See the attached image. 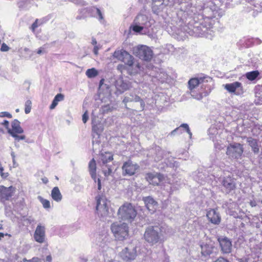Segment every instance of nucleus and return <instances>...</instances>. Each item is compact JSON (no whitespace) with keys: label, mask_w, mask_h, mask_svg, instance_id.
Returning <instances> with one entry per match:
<instances>
[{"label":"nucleus","mask_w":262,"mask_h":262,"mask_svg":"<svg viewBox=\"0 0 262 262\" xmlns=\"http://www.w3.org/2000/svg\"><path fill=\"white\" fill-rule=\"evenodd\" d=\"M140 102H141V105L142 107V110H143L144 107V105H145L144 102L142 99H141Z\"/></svg>","instance_id":"nucleus-51"},{"label":"nucleus","mask_w":262,"mask_h":262,"mask_svg":"<svg viewBox=\"0 0 262 262\" xmlns=\"http://www.w3.org/2000/svg\"><path fill=\"white\" fill-rule=\"evenodd\" d=\"M92 130L94 133H96L97 134L98 133H97V125L95 124V125H93L92 126Z\"/></svg>","instance_id":"nucleus-46"},{"label":"nucleus","mask_w":262,"mask_h":262,"mask_svg":"<svg viewBox=\"0 0 262 262\" xmlns=\"http://www.w3.org/2000/svg\"><path fill=\"white\" fill-rule=\"evenodd\" d=\"M41 180L44 184H47L49 182L48 179L47 177L42 178Z\"/></svg>","instance_id":"nucleus-47"},{"label":"nucleus","mask_w":262,"mask_h":262,"mask_svg":"<svg viewBox=\"0 0 262 262\" xmlns=\"http://www.w3.org/2000/svg\"><path fill=\"white\" fill-rule=\"evenodd\" d=\"M221 251L223 253H229L231 251V242L227 237H220L218 238Z\"/></svg>","instance_id":"nucleus-14"},{"label":"nucleus","mask_w":262,"mask_h":262,"mask_svg":"<svg viewBox=\"0 0 262 262\" xmlns=\"http://www.w3.org/2000/svg\"><path fill=\"white\" fill-rule=\"evenodd\" d=\"M64 99V95L61 93L57 94L54 97L52 104L50 106L51 110L54 109L58 104V102Z\"/></svg>","instance_id":"nucleus-25"},{"label":"nucleus","mask_w":262,"mask_h":262,"mask_svg":"<svg viewBox=\"0 0 262 262\" xmlns=\"http://www.w3.org/2000/svg\"><path fill=\"white\" fill-rule=\"evenodd\" d=\"M97 42L96 39L94 38H93L92 40V44L93 45H94L95 47V46H97Z\"/></svg>","instance_id":"nucleus-49"},{"label":"nucleus","mask_w":262,"mask_h":262,"mask_svg":"<svg viewBox=\"0 0 262 262\" xmlns=\"http://www.w3.org/2000/svg\"><path fill=\"white\" fill-rule=\"evenodd\" d=\"M38 19H36L35 21L31 25V29L32 31L34 32L35 29L38 27Z\"/></svg>","instance_id":"nucleus-37"},{"label":"nucleus","mask_w":262,"mask_h":262,"mask_svg":"<svg viewBox=\"0 0 262 262\" xmlns=\"http://www.w3.org/2000/svg\"><path fill=\"white\" fill-rule=\"evenodd\" d=\"M86 261H87V260H86V259H84L83 260V262H86Z\"/></svg>","instance_id":"nucleus-57"},{"label":"nucleus","mask_w":262,"mask_h":262,"mask_svg":"<svg viewBox=\"0 0 262 262\" xmlns=\"http://www.w3.org/2000/svg\"><path fill=\"white\" fill-rule=\"evenodd\" d=\"M101 182H100V180L99 179H98V188L99 190H100L101 189Z\"/></svg>","instance_id":"nucleus-50"},{"label":"nucleus","mask_w":262,"mask_h":262,"mask_svg":"<svg viewBox=\"0 0 262 262\" xmlns=\"http://www.w3.org/2000/svg\"><path fill=\"white\" fill-rule=\"evenodd\" d=\"M205 77L192 78L188 82V88L191 91L196 88L201 83L203 82Z\"/></svg>","instance_id":"nucleus-20"},{"label":"nucleus","mask_w":262,"mask_h":262,"mask_svg":"<svg viewBox=\"0 0 262 262\" xmlns=\"http://www.w3.org/2000/svg\"><path fill=\"white\" fill-rule=\"evenodd\" d=\"M244 149L243 145L237 142L229 144L227 147L226 154L227 156L234 159H241Z\"/></svg>","instance_id":"nucleus-3"},{"label":"nucleus","mask_w":262,"mask_h":262,"mask_svg":"<svg viewBox=\"0 0 262 262\" xmlns=\"http://www.w3.org/2000/svg\"><path fill=\"white\" fill-rule=\"evenodd\" d=\"M3 229V225L0 224V230Z\"/></svg>","instance_id":"nucleus-56"},{"label":"nucleus","mask_w":262,"mask_h":262,"mask_svg":"<svg viewBox=\"0 0 262 262\" xmlns=\"http://www.w3.org/2000/svg\"><path fill=\"white\" fill-rule=\"evenodd\" d=\"M98 50H99V48L97 46H95L94 48V50H93V52L94 53L97 55L98 54Z\"/></svg>","instance_id":"nucleus-44"},{"label":"nucleus","mask_w":262,"mask_h":262,"mask_svg":"<svg viewBox=\"0 0 262 262\" xmlns=\"http://www.w3.org/2000/svg\"><path fill=\"white\" fill-rule=\"evenodd\" d=\"M141 66L139 62H134V65L129 67L124 63L118 65L117 69L122 72L124 70L127 71L129 75H135L138 74L141 70Z\"/></svg>","instance_id":"nucleus-10"},{"label":"nucleus","mask_w":262,"mask_h":262,"mask_svg":"<svg viewBox=\"0 0 262 262\" xmlns=\"http://www.w3.org/2000/svg\"><path fill=\"white\" fill-rule=\"evenodd\" d=\"M238 262H248V261H247V259L241 258V259H238Z\"/></svg>","instance_id":"nucleus-52"},{"label":"nucleus","mask_w":262,"mask_h":262,"mask_svg":"<svg viewBox=\"0 0 262 262\" xmlns=\"http://www.w3.org/2000/svg\"><path fill=\"white\" fill-rule=\"evenodd\" d=\"M0 170H1V176H2V178H6L8 177V173H4L3 172V168H1Z\"/></svg>","instance_id":"nucleus-42"},{"label":"nucleus","mask_w":262,"mask_h":262,"mask_svg":"<svg viewBox=\"0 0 262 262\" xmlns=\"http://www.w3.org/2000/svg\"><path fill=\"white\" fill-rule=\"evenodd\" d=\"M5 234L3 233L0 232V240L4 237Z\"/></svg>","instance_id":"nucleus-53"},{"label":"nucleus","mask_w":262,"mask_h":262,"mask_svg":"<svg viewBox=\"0 0 262 262\" xmlns=\"http://www.w3.org/2000/svg\"><path fill=\"white\" fill-rule=\"evenodd\" d=\"M45 227L39 224L35 231L34 238L36 242L43 243L45 241Z\"/></svg>","instance_id":"nucleus-15"},{"label":"nucleus","mask_w":262,"mask_h":262,"mask_svg":"<svg viewBox=\"0 0 262 262\" xmlns=\"http://www.w3.org/2000/svg\"><path fill=\"white\" fill-rule=\"evenodd\" d=\"M6 235H9V236H10V235H9V234H7H7H6Z\"/></svg>","instance_id":"nucleus-58"},{"label":"nucleus","mask_w":262,"mask_h":262,"mask_svg":"<svg viewBox=\"0 0 262 262\" xmlns=\"http://www.w3.org/2000/svg\"><path fill=\"white\" fill-rule=\"evenodd\" d=\"M113 56L118 60L124 62L129 67L134 65V62H139L135 60L134 57L128 52L124 50H116L113 54Z\"/></svg>","instance_id":"nucleus-4"},{"label":"nucleus","mask_w":262,"mask_h":262,"mask_svg":"<svg viewBox=\"0 0 262 262\" xmlns=\"http://www.w3.org/2000/svg\"><path fill=\"white\" fill-rule=\"evenodd\" d=\"M89 119L88 112L86 111L82 115V121L84 123H85Z\"/></svg>","instance_id":"nucleus-38"},{"label":"nucleus","mask_w":262,"mask_h":262,"mask_svg":"<svg viewBox=\"0 0 262 262\" xmlns=\"http://www.w3.org/2000/svg\"><path fill=\"white\" fill-rule=\"evenodd\" d=\"M32 102L30 100H28L25 102V112L26 114H28L30 112L31 110Z\"/></svg>","instance_id":"nucleus-32"},{"label":"nucleus","mask_w":262,"mask_h":262,"mask_svg":"<svg viewBox=\"0 0 262 262\" xmlns=\"http://www.w3.org/2000/svg\"><path fill=\"white\" fill-rule=\"evenodd\" d=\"M44 49L45 48H43V47H40V48H39L38 49V50L37 51V53L38 54H41V53H42L43 52H45V51H44Z\"/></svg>","instance_id":"nucleus-45"},{"label":"nucleus","mask_w":262,"mask_h":262,"mask_svg":"<svg viewBox=\"0 0 262 262\" xmlns=\"http://www.w3.org/2000/svg\"><path fill=\"white\" fill-rule=\"evenodd\" d=\"M145 178L150 184L158 186L163 181L164 176L158 172H148L146 173Z\"/></svg>","instance_id":"nucleus-11"},{"label":"nucleus","mask_w":262,"mask_h":262,"mask_svg":"<svg viewBox=\"0 0 262 262\" xmlns=\"http://www.w3.org/2000/svg\"><path fill=\"white\" fill-rule=\"evenodd\" d=\"M139 169V165L130 160L125 162L122 166V173L124 176H133Z\"/></svg>","instance_id":"nucleus-7"},{"label":"nucleus","mask_w":262,"mask_h":262,"mask_svg":"<svg viewBox=\"0 0 262 262\" xmlns=\"http://www.w3.org/2000/svg\"><path fill=\"white\" fill-rule=\"evenodd\" d=\"M201 254L204 256H207L210 255L212 253L213 250L214 248L213 244H205L201 245Z\"/></svg>","instance_id":"nucleus-19"},{"label":"nucleus","mask_w":262,"mask_h":262,"mask_svg":"<svg viewBox=\"0 0 262 262\" xmlns=\"http://www.w3.org/2000/svg\"><path fill=\"white\" fill-rule=\"evenodd\" d=\"M103 173L105 177H108L112 173V170L111 168H108L107 170H103Z\"/></svg>","instance_id":"nucleus-39"},{"label":"nucleus","mask_w":262,"mask_h":262,"mask_svg":"<svg viewBox=\"0 0 262 262\" xmlns=\"http://www.w3.org/2000/svg\"><path fill=\"white\" fill-rule=\"evenodd\" d=\"M214 262H229V261L228 260H227L226 259H225L222 257H220L215 261H214Z\"/></svg>","instance_id":"nucleus-40"},{"label":"nucleus","mask_w":262,"mask_h":262,"mask_svg":"<svg viewBox=\"0 0 262 262\" xmlns=\"http://www.w3.org/2000/svg\"><path fill=\"white\" fill-rule=\"evenodd\" d=\"M224 88L229 93H234L236 95H240L244 93L242 84L238 81L226 84L224 85Z\"/></svg>","instance_id":"nucleus-12"},{"label":"nucleus","mask_w":262,"mask_h":262,"mask_svg":"<svg viewBox=\"0 0 262 262\" xmlns=\"http://www.w3.org/2000/svg\"><path fill=\"white\" fill-rule=\"evenodd\" d=\"M40 201L45 208H49L50 207V202L49 200L41 198Z\"/></svg>","instance_id":"nucleus-33"},{"label":"nucleus","mask_w":262,"mask_h":262,"mask_svg":"<svg viewBox=\"0 0 262 262\" xmlns=\"http://www.w3.org/2000/svg\"><path fill=\"white\" fill-rule=\"evenodd\" d=\"M136 249L135 247L125 248L120 253L121 258L125 261L134 260L137 255Z\"/></svg>","instance_id":"nucleus-8"},{"label":"nucleus","mask_w":262,"mask_h":262,"mask_svg":"<svg viewBox=\"0 0 262 262\" xmlns=\"http://www.w3.org/2000/svg\"><path fill=\"white\" fill-rule=\"evenodd\" d=\"M26 221H27L29 223H31L32 222V220L31 219H27Z\"/></svg>","instance_id":"nucleus-54"},{"label":"nucleus","mask_w":262,"mask_h":262,"mask_svg":"<svg viewBox=\"0 0 262 262\" xmlns=\"http://www.w3.org/2000/svg\"><path fill=\"white\" fill-rule=\"evenodd\" d=\"M222 184L227 193H230L236 188V184L234 179L230 176L224 177Z\"/></svg>","instance_id":"nucleus-16"},{"label":"nucleus","mask_w":262,"mask_h":262,"mask_svg":"<svg viewBox=\"0 0 262 262\" xmlns=\"http://www.w3.org/2000/svg\"><path fill=\"white\" fill-rule=\"evenodd\" d=\"M89 169L91 177L93 179L96 178V163L94 159H92L89 164Z\"/></svg>","instance_id":"nucleus-22"},{"label":"nucleus","mask_w":262,"mask_h":262,"mask_svg":"<svg viewBox=\"0 0 262 262\" xmlns=\"http://www.w3.org/2000/svg\"><path fill=\"white\" fill-rule=\"evenodd\" d=\"M8 133L17 141L25 140L26 136L21 135L24 130L20 126V123L16 119L14 120L11 123V128H8Z\"/></svg>","instance_id":"nucleus-5"},{"label":"nucleus","mask_w":262,"mask_h":262,"mask_svg":"<svg viewBox=\"0 0 262 262\" xmlns=\"http://www.w3.org/2000/svg\"><path fill=\"white\" fill-rule=\"evenodd\" d=\"M135 207L130 203H124L119 209L118 213H136Z\"/></svg>","instance_id":"nucleus-18"},{"label":"nucleus","mask_w":262,"mask_h":262,"mask_svg":"<svg viewBox=\"0 0 262 262\" xmlns=\"http://www.w3.org/2000/svg\"><path fill=\"white\" fill-rule=\"evenodd\" d=\"M180 127H183L184 128H185L186 129L187 133L188 134H189L190 136H191L192 134L189 129V126L187 124H185V123L182 124L180 126V127H177L176 129H174V130H173L171 132V134L173 135L176 132H177V130H178L179 129Z\"/></svg>","instance_id":"nucleus-30"},{"label":"nucleus","mask_w":262,"mask_h":262,"mask_svg":"<svg viewBox=\"0 0 262 262\" xmlns=\"http://www.w3.org/2000/svg\"><path fill=\"white\" fill-rule=\"evenodd\" d=\"M105 262H121V261L119 260H118L111 259L105 260Z\"/></svg>","instance_id":"nucleus-48"},{"label":"nucleus","mask_w":262,"mask_h":262,"mask_svg":"<svg viewBox=\"0 0 262 262\" xmlns=\"http://www.w3.org/2000/svg\"><path fill=\"white\" fill-rule=\"evenodd\" d=\"M135 54L140 59L149 61L153 57L152 51L147 46H138L135 50Z\"/></svg>","instance_id":"nucleus-6"},{"label":"nucleus","mask_w":262,"mask_h":262,"mask_svg":"<svg viewBox=\"0 0 262 262\" xmlns=\"http://www.w3.org/2000/svg\"><path fill=\"white\" fill-rule=\"evenodd\" d=\"M132 29L135 32H140L143 30V27L138 25H135L133 26Z\"/></svg>","instance_id":"nucleus-34"},{"label":"nucleus","mask_w":262,"mask_h":262,"mask_svg":"<svg viewBox=\"0 0 262 262\" xmlns=\"http://www.w3.org/2000/svg\"><path fill=\"white\" fill-rule=\"evenodd\" d=\"M123 222L114 223L111 225V230L116 240L122 241L128 236L127 223H132L137 214H118Z\"/></svg>","instance_id":"nucleus-1"},{"label":"nucleus","mask_w":262,"mask_h":262,"mask_svg":"<svg viewBox=\"0 0 262 262\" xmlns=\"http://www.w3.org/2000/svg\"><path fill=\"white\" fill-rule=\"evenodd\" d=\"M98 74V72L95 68L89 69L86 71V76L90 78L97 76Z\"/></svg>","instance_id":"nucleus-29"},{"label":"nucleus","mask_w":262,"mask_h":262,"mask_svg":"<svg viewBox=\"0 0 262 262\" xmlns=\"http://www.w3.org/2000/svg\"><path fill=\"white\" fill-rule=\"evenodd\" d=\"M0 117H7L8 118H11L12 117L11 114L7 112H2L0 113Z\"/></svg>","instance_id":"nucleus-35"},{"label":"nucleus","mask_w":262,"mask_h":262,"mask_svg":"<svg viewBox=\"0 0 262 262\" xmlns=\"http://www.w3.org/2000/svg\"><path fill=\"white\" fill-rule=\"evenodd\" d=\"M0 262H6V261L5 260H4V259H0Z\"/></svg>","instance_id":"nucleus-55"},{"label":"nucleus","mask_w":262,"mask_h":262,"mask_svg":"<svg viewBox=\"0 0 262 262\" xmlns=\"http://www.w3.org/2000/svg\"><path fill=\"white\" fill-rule=\"evenodd\" d=\"M52 198L56 202H59L62 199V195L58 187H54L51 191Z\"/></svg>","instance_id":"nucleus-24"},{"label":"nucleus","mask_w":262,"mask_h":262,"mask_svg":"<svg viewBox=\"0 0 262 262\" xmlns=\"http://www.w3.org/2000/svg\"><path fill=\"white\" fill-rule=\"evenodd\" d=\"M209 221L214 224H219L221 222V217L219 214H206Z\"/></svg>","instance_id":"nucleus-27"},{"label":"nucleus","mask_w":262,"mask_h":262,"mask_svg":"<svg viewBox=\"0 0 262 262\" xmlns=\"http://www.w3.org/2000/svg\"><path fill=\"white\" fill-rule=\"evenodd\" d=\"M14 189L12 186L6 187L0 186V199L3 201L9 200L12 196Z\"/></svg>","instance_id":"nucleus-13"},{"label":"nucleus","mask_w":262,"mask_h":262,"mask_svg":"<svg viewBox=\"0 0 262 262\" xmlns=\"http://www.w3.org/2000/svg\"><path fill=\"white\" fill-rule=\"evenodd\" d=\"M145 206L151 213H154L158 206V203L151 196L145 197L143 199Z\"/></svg>","instance_id":"nucleus-17"},{"label":"nucleus","mask_w":262,"mask_h":262,"mask_svg":"<svg viewBox=\"0 0 262 262\" xmlns=\"http://www.w3.org/2000/svg\"><path fill=\"white\" fill-rule=\"evenodd\" d=\"M103 163L105 164L113 160V155L110 152H105L100 155Z\"/></svg>","instance_id":"nucleus-26"},{"label":"nucleus","mask_w":262,"mask_h":262,"mask_svg":"<svg viewBox=\"0 0 262 262\" xmlns=\"http://www.w3.org/2000/svg\"><path fill=\"white\" fill-rule=\"evenodd\" d=\"M171 232V228L165 225L151 226L146 229L144 237L150 245H154L159 242L162 237L170 235Z\"/></svg>","instance_id":"nucleus-2"},{"label":"nucleus","mask_w":262,"mask_h":262,"mask_svg":"<svg viewBox=\"0 0 262 262\" xmlns=\"http://www.w3.org/2000/svg\"><path fill=\"white\" fill-rule=\"evenodd\" d=\"M52 257L51 254L47 255L45 259H43V262H52ZM20 262H42L41 259L34 257L31 259L27 260L26 258H24L22 261Z\"/></svg>","instance_id":"nucleus-23"},{"label":"nucleus","mask_w":262,"mask_h":262,"mask_svg":"<svg viewBox=\"0 0 262 262\" xmlns=\"http://www.w3.org/2000/svg\"><path fill=\"white\" fill-rule=\"evenodd\" d=\"M2 124L5 126V127L8 130V128H10L9 127V122L7 120H5L3 123Z\"/></svg>","instance_id":"nucleus-43"},{"label":"nucleus","mask_w":262,"mask_h":262,"mask_svg":"<svg viewBox=\"0 0 262 262\" xmlns=\"http://www.w3.org/2000/svg\"><path fill=\"white\" fill-rule=\"evenodd\" d=\"M95 199L97 202L96 209L98 213H107L108 212V202L107 199L101 195L96 196Z\"/></svg>","instance_id":"nucleus-9"},{"label":"nucleus","mask_w":262,"mask_h":262,"mask_svg":"<svg viewBox=\"0 0 262 262\" xmlns=\"http://www.w3.org/2000/svg\"><path fill=\"white\" fill-rule=\"evenodd\" d=\"M247 142L249 146L252 148V150L254 154H258L259 151V148L258 144V141L256 139L251 137L248 138Z\"/></svg>","instance_id":"nucleus-21"},{"label":"nucleus","mask_w":262,"mask_h":262,"mask_svg":"<svg viewBox=\"0 0 262 262\" xmlns=\"http://www.w3.org/2000/svg\"><path fill=\"white\" fill-rule=\"evenodd\" d=\"M94 10H96V11L97 12V13L99 16V18H98L99 19V20L103 19V15H102V14L99 9L96 8L95 7H92L88 10V12H91L93 11Z\"/></svg>","instance_id":"nucleus-31"},{"label":"nucleus","mask_w":262,"mask_h":262,"mask_svg":"<svg viewBox=\"0 0 262 262\" xmlns=\"http://www.w3.org/2000/svg\"><path fill=\"white\" fill-rule=\"evenodd\" d=\"M9 47L5 43H2L1 48V51L2 52H7L9 51Z\"/></svg>","instance_id":"nucleus-36"},{"label":"nucleus","mask_w":262,"mask_h":262,"mask_svg":"<svg viewBox=\"0 0 262 262\" xmlns=\"http://www.w3.org/2000/svg\"><path fill=\"white\" fill-rule=\"evenodd\" d=\"M256 105H261L262 104V97H259L257 100H255L254 101Z\"/></svg>","instance_id":"nucleus-41"},{"label":"nucleus","mask_w":262,"mask_h":262,"mask_svg":"<svg viewBox=\"0 0 262 262\" xmlns=\"http://www.w3.org/2000/svg\"><path fill=\"white\" fill-rule=\"evenodd\" d=\"M259 72L256 70L251 72H249L246 73L245 76L247 79L250 81H253L259 76Z\"/></svg>","instance_id":"nucleus-28"}]
</instances>
